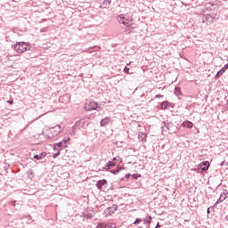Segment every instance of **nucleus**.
I'll return each mask as SVG.
<instances>
[{"label": "nucleus", "mask_w": 228, "mask_h": 228, "mask_svg": "<svg viewBox=\"0 0 228 228\" xmlns=\"http://www.w3.org/2000/svg\"><path fill=\"white\" fill-rule=\"evenodd\" d=\"M70 141V137H65L62 142H64V145L67 143V142Z\"/></svg>", "instance_id": "obj_23"}, {"label": "nucleus", "mask_w": 228, "mask_h": 228, "mask_svg": "<svg viewBox=\"0 0 228 228\" xmlns=\"http://www.w3.org/2000/svg\"><path fill=\"white\" fill-rule=\"evenodd\" d=\"M167 106H168V102H163L161 103V108L164 110H167Z\"/></svg>", "instance_id": "obj_20"}, {"label": "nucleus", "mask_w": 228, "mask_h": 228, "mask_svg": "<svg viewBox=\"0 0 228 228\" xmlns=\"http://www.w3.org/2000/svg\"><path fill=\"white\" fill-rule=\"evenodd\" d=\"M221 195H222V199H224V197H225V196L224 195V193H221Z\"/></svg>", "instance_id": "obj_35"}, {"label": "nucleus", "mask_w": 228, "mask_h": 228, "mask_svg": "<svg viewBox=\"0 0 228 228\" xmlns=\"http://www.w3.org/2000/svg\"><path fill=\"white\" fill-rule=\"evenodd\" d=\"M159 227H161V225H159V223H158L155 228H159Z\"/></svg>", "instance_id": "obj_32"}, {"label": "nucleus", "mask_w": 228, "mask_h": 228, "mask_svg": "<svg viewBox=\"0 0 228 228\" xmlns=\"http://www.w3.org/2000/svg\"><path fill=\"white\" fill-rule=\"evenodd\" d=\"M8 104H13V100L7 101Z\"/></svg>", "instance_id": "obj_29"}, {"label": "nucleus", "mask_w": 228, "mask_h": 228, "mask_svg": "<svg viewBox=\"0 0 228 228\" xmlns=\"http://www.w3.org/2000/svg\"><path fill=\"white\" fill-rule=\"evenodd\" d=\"M224 200H225V197L222 198V194H221L219 199L216 202V204H220V202H224Z\"/></svg>", "instance_id": "obj_19"}, {"label": "nucleus", "mask_w": 228, "mask_h": 228, "mask_svg": "<svg viewBox=\"0 0 228 228\" xmlns=\"http://www.w3.org/2000/svg\"><path fill=\"white\" fill-rule=\"evenodd\" d=\"M142 218H136L134 222V225H138V224H142Z\"/></svg>", "instance_id": "obj_21"}, {"label": "nucleus", "mask_w": 228, "mask_h": 228, "mask_svg": "<svg viewBox=\"0 0 228 228\" xmlns=\"http://www.w3.org/2000/svg\"><path fill=\"white\" fill-rule=\"evenodd\" d=\"M117 209H118V206H117L115 204L112 205L111 207L107 208L108 215H111V214L115 213V211H117Z\"/></svg>", "instance_id": "obj_8"}, {"label": "nucleus", "mask_w": 228, "mask_h": 228, "mask_svg": "<svg viewBox=\"0 0 228 228\" xmlns=\"http://www.w3.org/2000/svg\"><path fill=\"white\" fill-rule=\"evenodd\" d=\"M118 22H119V24H123V26H126V28H129V20L123 17L122 14L118 16Z\"/></svg>", "instance_id": "obj_3"}, {"label": "nucleus", "mask_w": 228, "mask_h": 228, "mask_svg": "<svg viewBox=\"0 0 228 228\" xmlns=\"http://www.w3.org/2000/svg\"><path fill=\"white\" fill-rule=\"evenodd\" d=\"M207 213H208V215H209V213H210L209 208L207 209Z\"/></svg>", "instance_id": "obj_34"}, {"label": "nucleus", "mask_w": 228, "mask_h": 228, "mask_svg": "<svg viewBox=\"0 0 228 228\" xmlns=\"http://www.w3.org/2000/svg\"><path fill=\"white\" fill-rule=\"evenodd\" d=\"M132 177H133V179H138V175H135V174H134V175H132Z\"/></svg>", "instance_id": "obj_28"}, {"label": "nucleus", "mask_w": 228, "mask_h": 228, "mask_svg": "<svg viewBox=\"0 0 228 228\" xmlns=\"http://www.w3.org/2000/svg\"><path fill=\"white\" fill-rule=\"evenodd\" d=\"M225 199H228V191L226 190L224 192H223Z\"/></svg>", "instance_id": "obj_27"}, {"label": "nucleus", "mask_w": 228, "mask_h": 228, "mask_svg": "<svg viewBox=\"0 0 228 228\" xmlns=\"http://www.w3.org/2000/svg\"><path fill=\"white\" fill-rule=\"evenodd\" d=\"M159 97H163V95H161V94H157V95L155 96V99H158V98H159Z\"/></svg>", "instance_id": "obj_31"}, {"label": "nucleus", "mask_w": 228, "mask_h": 228, "mask_svg": "<svg viewBox=\"0 0 228 228\" xmlns=\"http://www.w3.org/2000/svg\"><path fill=\"white\" fill-rule=\"evenodd\" d=\"M177 92H179V89H178V88H175V93H177Z\"/></svg>", "instance_id": "obj_33"}, {"label": "nucleus", "mask_w": 228, "mask_h": 228, "mask_svg": "<svg viewBox=\"0 0 228 228\" xmlns=\"http://www.w3.org/2000/svg\"><path fill=\"white\" fill-rule=\"evenodd\" d=\"M110 120L111 119L108 117L102 119L100 122L101 127H104L105 126H108V124H110Z\"/></svg>", "instance_id": "obj_9"}, {"label": "nucleus", "mask_w": 228, "mask_h": 228, "mask_svg": "<svg viewBox=\"0 0 228 228\" xmlns=\"http://www.w3.org/2000/svg\"><path fill=\"white\" fill-rule=\"evenodd\" d=\"M144 224H151L152 222V216H148L145 219H143Z\"/></svg>", "instance_id": "obj_18"}, {"label": "nucleus", "mask_w": 228, "mask_h": 228, "mask_svg": "<svg viewBox=\"0 0 228 228\" xmlns=\"http://www.w3.org/2000/svg\"><path fill=\"white\" fill-rule=\"evenodd\" d=\"M106 186H108V181L106 179L100 180L96 183V188L98 190H102V187L106 188Z\"/></svg>", "instance_id": "obj_6"}, {"label": "nucleus", "mask_w": 228, "mask_h": 228, "mask_svg": "<svg viewBox=\"0 0 228 228\" xmlns=\"http://www.w3.org/2000/svg\"><path fill=\"white\" fill-rule=\"evenodd\" d=\"M227 69H228V63L225 64L219 71H217L216 77H220L221 76H224Z\"/></svg>", "instance_id": "obj_7"}, {"label": "nucleus", "mask_w": 228, "mask_h": 228, "mask_svg": "<svg viewBox=\"0 0 228 228\" xmlns=\"http://www.w3.org/2000/svg\"><path fill=\"white\" fill-rule=\"evenodd\" d=\"M105 227H106V224L102 223V224H99L96 228H105Z\"/></svg>", "instance_id": "obj_24"}, {"label": "nucleus", "mask_w": 228, "mask_h": 228, "mask_svg": "<svg viewBox=\"0 0 228 228\" xmlns=\"http://www.w3.org/2000/svg\"><path fill=\"white\" fill-rule=\"evenodd\" d=\"M112 167H115V163H114V162H111V161H109V162L106 164L104 169H105V170H110V168H111Z\"/></svg>", "instance_id": "obj_15"}, {"label": "nucleus", "mask_w": 228, "mask_h": 228, "mask_svg": "<svg viewBox=\"0 0 228 228\" xmlns=\"http://www.w3.org/2000/svg\"><path fill=\"white\" fill-rule=\"evenodd\" d=\"M105 228H115V224H105Z\"/></svg>", "instance_id": "obj_22"}, {"label": "nucleus", "mask_w": 228, "mask_h": 228, "mask_svg": "<svg viewBox=\"0 0 228 228\" xmlns=\"http://www.w3.org/2000/svg\"><path fill=\"white\" fill-rule=\"evenodd\" d=\"M165 127L166 129L170 130V128L172 127V123L162 122L161 129L165 131Z\"/></svg>", "instance_id": "obj_14"}, {"label": "nucleus", "mask_w": 228, "mask_h": 228, "mask_svg": "<svg viewBox=\"0 0 228 228\" xmlns=\"http://www.w3.org/2000/svg\"><path fill=\"white\" fill-rule=\"evenodd\" d=\"M45 156H47L45 152H41L39 155H35L34 159H37V161H39L40 159H44Z\"/></svg>", "instance_id": "obj_13"}, {"label": "nucleus", "mask_w": 228, "mask_h": 228, "mask_svg": "<svg viewBox=\"0 0 228 228\" xmlns=\"http://www.w3.org/2000/svg\"><path fill=\"white\" fill-rule=\"evenodd\" d=\"M182 127H187V129H191V127H193V123H191V121H184L182 124Z\"/></svg>", "instance_id": "obj_12"}, {"label": "nucleus", "mask_w": 228, "mask_h": 228, "mask_svg": "<svg viewBox=\"0 0 228 228\" xmlns=\"http://www.w3.org/2000/svg\"><path fill=\"white\" fill-rule=\"evenodd\" d=\"M209 168V161H205L198 166V170H201V172H206Z\"/></svg>", "instance_id": "obj_4"}, {"label": "nucleus", "mask_w": 228, "mask_h": 228, "mask_svg": "<svg viewBox=\"0 0 228 228\" xmlns=\"http://www.w3.org/2000/svg\"><path fill=\"white\" fill-rule=\"evenodd\" d=\"M111 4V0H102L101 3L102 8H108Z\"/></svg>", "instance_id": "obj_11"}, {"label": "nucleus", "mask_w": 228, "mask_h": 228, "mask_svg": "<svg viewBox=\"0 0 228 228\" xmlns=\"http://www.w3.org/2000/svg\"><path fill=\"white\" fill-rule=\"evenodd\" d=\"M131 177V174L126 175V179H129Z\"/></svg>", "instance_id": "obj_30"}, {"label": "nucleus", "mask_w": 228, "mask_h": 228, "mask_svg": "<svg viewBox=\"0 0 228 228\" xmlns=\"http://www.w3.org/2000/svg\"><path fill=\"white\" fill-rule=\"evenodd\" d=\"M86 127H88V123L85 120H79L73 126L72 133H74V134H77L79 131L83 132Z\"/></svg>", "instance_id": "obj_1"}, {"label": "nucleus", "mask_w": 228, "mask_h": 228, "mask_svg": "<svg viewBox=\"0 0 228 228\" xmlns=\"http://www.w3.org/2000/svg\"><path fill=\"white\" fill-rule=\"evenodd\" d=\"M124 72H125V74H129V68L125 67L124 68Z\"/></svg>", "instance_id": "obj_25"}, {"label": "nucleus", "mask_w": 228, "mask_h": 228, "mask_svg": "<svg viewBox=\"0 0 228 228\" xmlns=\"http://www.w3.org/2000/svg\"><path fill=\"white\" fill-rule=\"evenodd\" d=\"M28 47H29V45H28V43L24 42H18L13 45V49L14 51H16V53H18V54H22V53H26V51H28Z\"/></svg>", "instance_id": "obj_2"}, {"label": "nucleus", "mask_w": 228, "mask_h": 228, "mask_svg": "<svg viewBox=\"0 0 228 228\" xmlns=\"http://www.w3.org/2000/svg\"><path fill=\"white\" fill-rule=\"evenodd\" d=\"M61 131V127L60 126H55L52 130H51V133L53 134H53H55V136L56 135H58V134H60V132Z\"/></svg>", "instance_id": "obj_10"}, {"label": "nucleus", "mask_w": 228, "mask_h": 228, "mask_svg": "<svg viewBox=\"0 0 228 228\" xmlns=\"http://www.w3.org/2000/svg\"><path fill=\"white\" fill-rule=\"evenodd\" d=\"M56 147H58L59 149H61V147H65V143L63 142H57L54 146V149H56Z\"/></svg>", "instance_id": "obj_17"}, {"label": "nucleus", "mask_w": 228, "mask_h": 228, "mask_svg": "<svg viewBox=\"0 0 228 228\" xmlns=\"http://www.w3.org/2000/svg\"><path fill=\"white\" fill-rule=\"evenodd\" d=\"M120 170H122V167H117V169L110 170V173L114 174V175H117V174H118Z\"/></svg>", "instance_id": "obj_16"}, {"label": "nucleus", "mask_w": 228, "mask_h": 228, "mask_svg": "<svg viewBox=\"0 0 228 228\" xmlns=\"http://www.w3.org/2000/svg\"><path fill=\"white\" fill-rule=\"evenodd\" d=\"M59 155H60V150L56 153L53 154V158L56 159V157Z\"/></svg>", "instance_id": "obj_26"}, {"label": "nucleus", "mask_w": 228, "mask_h": 228, "mask_svg": "<svg viewBox=\"0 0 228 228\" xmlns=\"http://www.w3.org/2000/svg\"><path fill=\"white\" fill-rule=\"evenodd\" d=\"M97 108H99V106L95 102H89V103L86 105V110L87 111H92V110H97Z\"/></svg>", "instance_id": "obj_5"}, {"label": "nucleus", "mask_w": 228, "mask_h": 228, "mask_svg": "<svg viewBox=\"0 0 228 228\" xmlns=\"http://www.w3.org/2000/svg\"><path fill=\"white\" fill-rule=\"evenodd\" d=\"M86 218H92V216H90L87 215V216H86Z\"/></svg>", "instance_id": "obj_36"}]
</instances>
